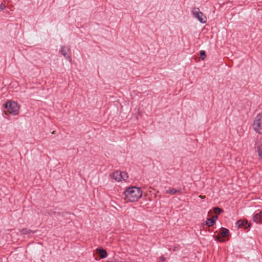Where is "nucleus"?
Here are the masks:
<instances>
[{"instance_id":"11","label":"nucleus","mask_w":262,"mask_h":262,"mask_svg":"<svg viewBox=\"0 0 262 262\" xmlns=\"http://www.w3.org/2000/svg\"><path fill=\"white\" fill-rule=\"evenodd\" d=\"M47 211H48V213H49V214H50L51 215H53L55 217H57L58 216H60V215H61L62 216H64V214H63L64 213H61L59 212L53 211L52 209H48L47 210Z\"/></svg>"},{"instance_id":"3","label":"nucleus","mask_w":262,"mask_h":262,"mask_svg":"<svg viewBox=\"0 0 262 262\" xmlns=\"http://www.w3.org/2000/svg\"><path fill=\"white\" fill-rule=\"evenodd\" d=\"M254 130L258 134H262V113L257 115L253 124Z\"/></svg>"},{"instance_id":"1","label":"nucleus","mask_w":262,"mask_h":262,"mask_svg":"<svg viewBox=\"0 0 262 262\" xmlns=\"http://www.w3.org/2000/svg\"><path fill=\"white\" fill-rule=\"evenodd\" d=\"M125 199L130 202L137 201L141 198L142 195V191L139 187L134 186L129 187L125 189L124 192Z\"/></svg>"},{"instance_id":"18","label":"nucleus","mask_w":262,"mask_h":262,"mask_svg":"<svg viewBox=\"0 0 262 262\" xmlns=\"http://www.w3.org/2000/svg\"><path fill=\"white\" fill-rule=\"evenodd\" d=\"M122 180H126L128 178L127 173L126 172H121Z\"/></svg>"},{"instance_id":"17","label":"nucleus","mask_w":262,"mask_h":262,"mask_svg":"<svg viewBox=\"0 0 262 262\" xmlns=\"http://www.w3.org/2000/svg\"><path fill=\"white\" fill-rule=\"evenodd\" d=\"M200 55L201 58L202 60H204L206 57L205 51H203V50L201 51L200 53Z\"/></svg>"},{"instance_id":"20","label":"nucleus","mask_w":262,"mask_h":262,"mask_svg":"<svg viewBox=\"0 0 262 262\" xmlns=\"http://www.w3.org/2000/svg\"><path fill=\"white\" fill-rule=\"evenodd\" d=\"M165 259H165V257H162H162H160V260H161L162 262L164 261L165 260Z\"/></svg>"},{"instance_id":"9","label":"nucleus","mask_w":262,"mask_h":262,"mask_svg":"<svg viewBox=\"0 0 262 262\" xmlns=\"http://www.w3.org/2000/svg\"><path fill=\"white\" fill-rule=\"evenodd\" d=\"M97 251L101 258L103 259L107 257V253L106 250L102 248H97Z\"/></svg>"},{"instance_id":"13","label":"nucleus","mask_w":262,"mask_h":262,"mask_svg":"<svg viewBox=\"0 0 262 262\" xmlns=\"http://www.w3.org/2000/svg\"><path fill=\"white\" fill-rule=\"evenodd\" d=\"M229 233V231L228 229L223 227L221 228V231L220 232L221 236L223 237H226L228 235Z\"/></svg>"},{"instance_id":"4","label":"nucleus","mask_w":262,"mask_h":262,"mask_svg":"<svg viewBox=\"0 0 262 262\" xmlns=\"http://www.w3.org/2000/svg\"><path fill=\"white\" fill-rule=\"evenodd\" d=\"M193 16L196 18L201 23H205L206 22V17L204 14L200 11L199 8H194L192 11Z\"/></svg>"},{"instance_id":"8","label":"nucleus","mask_w":262,"mask_h":262,"mask_svg":"<svg viewBox=\"0 0 262 262\" xmlns=\"http://www.w3.org/2000/svg\"><path fill=\"white\" fill-rule=\"evenodd\" d=\"M254 222L257 224H262V210L259 213H256L253 217Z\"/></svg>"},{"instance_id":"2","label":"nucleus","mask_w":262,"mask_h":262,"mask_svg":"<svg viewBox=\"0 0 262 262\" xmlns=\"http://www.w3.org/2000/svg\"><path fill=\"white\" fill-rule=\"evenodd\" d=\"M5 107L10 114L16 115L19 113V106L17 102L12 101H7Z\"/></svg>"},{"instance_id":"7","label":"nucleus","mask_w":262,"mask_h":262,"mask_svg":"<svg viewBox=\"0 0 262 262\" xmlns=\"http://www.w3.org/2000/svg\"><path fill=\"white\" fill-rule=\"evenodd\" d=\"M70 51V48L68 47L62 46L61 47L60 52L62 55L67 59H69L70 61H71L72 59L69 55L68 54V52Z\"/></svg>"},{"instance_id":"16","label":"nucleus","mask_w":262,"mask_h":262,"mask_svg":"<svg viewBox=\"0 0 262 262\" xmlns=\"http://www.w3.org/2000/svg\"><path fill=\"white\" fill-rule=\"evenodd\" d=\"M222 211L223 210L218 207L214 208V212L216 214H220Z\"/></svg>"},{"instance_id":"6","label":"nucleus","mask_w":262,"mask_h":262,"mask_svg":"<svg viewBox=\"0 0 262 262\" xmlns=\"http://www.w3.org/2000/svg\"><path fill=\"white\" fill-rule=\"evenodd\" d=\"M110 177L111 179L115 180L116 181L119 182L122 180L121 171L116 170L110 174Z\"/></svg>"},{"instance_id":"12","label":"nucleus","mask_w":262,"mask_h":262,"mask_svg":"<svg viewBox=\"0 0 262 262\" xmlns=\"http://www.w3.org/2000/svg\"><path fill=\"white\" fill-rule=\"evenodd\" d=\"M177 192L181 193V189L178 190L174 188H169V189L166 190V193H168L171 195H173Z\"/></svg>"},{"instance_id":"10","label":"nucleus","mask_w":262,"mask_h":262,"mask_svg":"<svg viewBox=\"0 0 262 262\" xmlns=\"http://www.w3.org/2000/svg\"><path fill=\"white\" fill-rule=\"evenodd\" d=\"M217 218V217L216 216H213L212 218L207 219L206 222V224L209 227L212 226Z\"/></svg>"},{"instance_id":"14","label":"nucleus","mask_w":262,"mask_h":262,"mask_svg":"<svg viewBox=\"0 0 262 262\" xmlns=\"http://www.w3.org/2000/svg\"><path fill=\"white\" fill-rule=\"evenodd\" d=\"M21 233L23 234H27L30 233H34L36 232V231H33L30 229H28L27 228H24L21 230Z\"/></svg>"},{"instance_id":"19","label":"nucleus","mask_w":262,"mask_h":262,"mask_svg":"<svg viewBox=\"0 0 262 262\" xmlns=\"http://www.w3.org/2000/svg\"><path fill=\"white\" fill-rule=\"evenodd\" d=\"M6 8L5 5L2 3L0 4V10L2 11L4 10Z\"/></svg>"},{"instance_id":"5","label":"nucleus","mask_w":262,"mask_h":262,"mask_svg":"<svg viewBox=\"0 0 262 262\" xmlns=\"http://www.w3.org/2000/svg\"><path fill=\"white\" fill-rule=\"evenodd\" d=\"M236 225L238 227V228L244 227L245 228H250L251 226V224L250 222H249L247 220H239L236 222Z\"/></svg>"},{"instance_id":"15","label":"nucleus","mask_w":262,"mask_h":262,"mask_svg":"<svg viewBox=\"0 0 262 262\" xmlns=\"http://www.w3.org/2000/svg\"><path fill=\"white\" fill-rule=\"evenodd\" d=\"M257 152L259 158L262 160V144L257 146Z\"/></svg>"}]
</instances>
